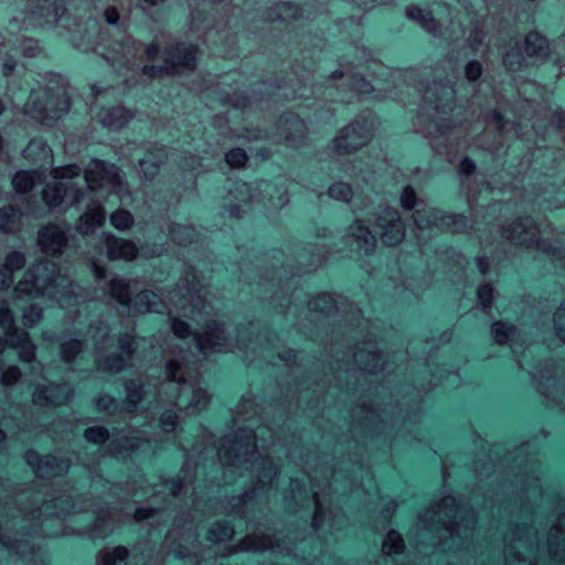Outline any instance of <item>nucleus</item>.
Masks as SVG:
<instances>
[{"label": "nucleus", "mask_w": 565, "mask_h": 565, "mask_svg": "<svg viewBox=\"0 0 565 565\" xmlns=\"http://www.w3.org/2000/svg\"><path fill=\"white\" fill-rule=\"evenodd\" d=\"M233 535V525L227 521H218L210 529L207 539L213 543H218L231 540Z\"/></svg>", "instance_id": "nucleus-54"}, {"label": "nucleus", "mask_w": 565, "mask_h": 565, "mask_svg": "<svg viewBox=\"0 0 565 565\" xmlns=\"http://www.w3.org/2000/svg\"><path fill=\"white\" fill-rule=\"evenodd\" d=\"M290 555L294 553V547L278 542V540L256 532L246 535L238 544L230 548L228 554L237 552H265Z\"/></svg>", "instance_id": "nucleus-29"}, {"label": "nucleus", "mask_w": 565, "mask_h": 565, "mask_svg": "<svg viewBox=\"0 0 565 565\" xmlns=\"http://www.w3.org/2000/svg\"><path fill=\"white\" fill-rule=\"evenodd\" d=\"M492 335L497 343L504 344L511 342L513 345L516 342L518 331L512 324L502 321H497L491 327Z\"/></svg>", "instance_id": "nucleus-49"}, {"label": "nucleus", "mask_w": 565, "mask_h": 565, "mask_svg": "<svg viewBox=\"0 0 565 565\" xmlns=\"http://www.w3.org/2000/svg\"><path fill=\"white\" fill-rule=\"evenodd\" d=\"M87 335L94 341L95 363L100 372L118 373L131 361L137 345L132 334L126 332L118 339L119 352L104 355L113 345L109 328L100 320L89 324Z\"/></svg>", "instance_id": "nucleus-12"}, {"label": "nucleus", "mask_w": 565, "mask_h": 565, "mask_svg": "<svg viewBox=\"0 0 565 565\" xmlns=\"http://www.w3.org/2000/svg\"><path fill=\"white\" fill-rule=\"evenodd\" d=\"M0 327L7 340L22 331L17 328L14 315L7 300H0Z\"/></svg>", "instance_id": "nucleus-48"}, {"label": "nucleus", "mask_w": 565, "mask_h": 565, "mask_svg": "<svg viewBox=\"0 0 565 565\" xmlns=\"http://www.w3.org/2000/svg\"><path fill=\"white\" fill-rule=\"evenodd\" d=\"M98 42L106 46L108 51L106 58L117 72H121L124 68L132 70L138 65L142 54H146L148 58H153L159 54L157 43L143 45L128 35H122L120 41L106 45L100 34Z\"/></svg>", "instance_id": "nucleus-13"}, {"label": "nucleus", "mask_w": 565, "mask_h": 565, "mask_svg": "<svg viewBox=\"0 0 565 565\" xmlns=\"http://www.w3.org/2000/svg\"><path fill=\"white\" fill-rule=\"evenodd\" d=\"M26 463L33 469L35 476L41 479L54 478L66 473L71 467L70 459L58 458L56 456H40L34 450L25 454Z\"/></svg>", "instance_id": "nucleus-27"}, {"label": "nucleus", "mask_w": 565, "mask_h": 565, "mask_svg": "<svg viewBox=\"0 0 565 565\" xmlns=\"http://www.w3.org/2000/svg\"><path fill=\"white\" fill-rule=\"evenodd\" d=\"M99 489H103L104 493L115 494V487L110 484L109 481L105 480L100 475L93 472L92 482H90V492H98Z\"/></svg>", "instance_id": "nucleus-64"}, {"label": "nucleus", "mask_w": 565, "mask_h": 565, "mask_svg": "<svg viewBox=\"0 0 565 565\" xmlns=\"http://www.w3.org/2000/svg\"><path fill=\"white\" fill-rule=\"evenodd\" d=\"M132 118V114L124 107L104 108L98 113L100 124L109 130H118L125 127Z\"/></svg>", "instance_id": "nucleus-37"}, {"label": "nucleus", "mask_w": 565, "mask_h": 565, "mask_svg": "<svg viewBox=\"0 0 565 565\" xmlns=\"http://www.w3.org/2000/svg\"><path fill=\"white\" fill-rule=\"evenodd\" d=\"M504 558L507 565H537L541 552L547 551L555 562H565V513H562L541 546L537 533L530 524H516L505 537Z\"/></svg>", "instance_id": "nucleus-7"}, {"label": "nucleus", "mask_w": 565, "mask_h": 565, "mask_svg": "<svg viewBox=\"0 0 565 565\" xmlns=\"http://www.w3.org/2000/svg\"><path fill=\"white\" fill-rule=\"evenodd\" d=\"M105 217L106 213L103 204L98 201H92L87 206V211L79 216L76 230L84 235L93 233L104 224Z\"/></svg>", "instance_id": "nucleus-35"}, {"label": "nucleus", "mask_w": 565, "mask_h": 565, "mask_svg": "<svg viewBox=\"0 0 565 565\" xmlns=\"http://www.w3.org/2000/svg\"><path fill=\"white\" fill-rule=\"evenodd\" d=\"M66 0H36L32 7L25 28L44 26L63 20L66 13Z\"/></svg>", "instance_id": "nucleus-26"}, {"label": "nucleus", "mask_w": 565, "mask_h": 565, "mask_svg": "<svg viewBox=\"0 0 565 565\" xmlns=\"http://www.w3.org/2000/svg\"><path fill=\"white\" fill-rule=\"evenodd\" d=\"M3 45H10L21 52V54L25 57H36L42 53V47L40 46L38 40L32 38H9L3 39Z\"/></svg>", "instance_id": "nucleus-42"}, {"label": "nucleus", "mask_w": 565, "mask_h": 565, "mask_svg": "<svg viewBox=\"0 0 565 565\" xmlns=\"http://www.w3.org/2000/svg\"><path fill=\"white\" fill-rule=\"evenodd\" d=\"M209 456H216L218 462L230 470L245 469L257 472L252 487L243 494L231 498L225 507L226 513L236 514L250 524L253 520L249 511L267 498L270 483L278 475V467L268 455L258 454L256 434L249 427L239 428L224 436L217 446L214 436L203 431L202 440L198 441L191 451H186L181 472L172 479L161 477L160 482L152 489L149 504L137 508L134 519L138 522L151 521V524L160 521L166 510L180 501L183 490L193 484L199 466L204 463Z\"/></svg>", "instance_id": "nucleus-1"}, {"label": "nucleus", "mask_w": 565, "mask_h": 565, "mask_svg": "<svg viewBox=\"0 0 565 565\" xmlns=\"http://www.w3.org/2000/svg\"><path fill=\"white\" fill-rule=\"evenodd\" d=\"M278 136L289 146H298L306 135L305 121L295 113L282 115L278 120Z\"/></svg>", "instance_id": "nucleus-32"}, {"label": "nucleus", "mask_w": 565, "mask_h": 565, "mask_svg": "<svg viewBox=\"0 0 565 565\" xmlns=\"http://www.w3.org/2000/svg\"><path fill=\"white\" fill-rule=\"evenodd\" d=\"M531 445L529 443L522 445L518 454H526V458L518 463V472L515 475L518 493L516 499L524 505L530 504L532 499L542 495L541 469L536 455L529 454Z\"/></svg>", "instance_id": "nucleus-15"}, {"label": "nucleus", "mask_w": 565, "mask_h": 565, "mask_svg": "<svg viewBox=\"0 0 565 565\" xmlns=\"http://www.w3.org/2000/svg\"><path fill=\"white\" fill-rule=\"evenodd\" d=\"M554 329L561 342H565V300L554 313Z\"/></svg>", "instance_id": "nucleus-62"}, {"label": "nucleus", "mask_w": 565, "mask_h": 565, "mask_svg": "<svg viewBox=\"0 0 565 565\" xmlns=\"http://www.w3.org/2000/svg\"><path fill=\"white\" fill-rule=\"evenodd\" d=\"M363 328L370 329L369 320L359 321ZM359 341L355 350L352 352L353 364L348 366L345 372L360 371L363 373L375 374L387 369L385 358L376 342V337L367 330L366 334Z\"/></svg>", "instance_id": "nucleus-16"}, {"label": "nucleus", "mask_w": 565, "mask_h": 565, "mask_svg": "<svg viewBox=\"0 0 565 565\" xmlns=\"http://www.w3.org/2000/svg\"><path fill=\"white\" fill-rule=\"evenodd\" d=\"M405 13L407 19L417 22L427 32L431 34L437 33L439 24L430 11H426L420 7L413 4L406 8Z\"/></svg>", "instance_id": "nucleus-39"}, {"label": "nucleus", "mask_w": 565, "mask_h": 565, "mask_svg": "<svg viewBox=\"0 0 565 565\" xmlns=\"http://www.w3.org/2000/svg\"><path fill=\"white\" fill-rule=\"evenodd\" d=\"M167 159L164 149H159L158 153H152L151 158L139 160V167L146 180H152L159 172V167Z\"/></svg>", "instance_id": "nucleus-47"}, {"label": "nucleus", "mask_w": 565, "mask_h": 565, "mask_svg": "<svg viewBox=\"0 0 565 565\" xmlns=\"http://www.w3.org/2000/svg\"><path fill=\"white\" fill-rule=\"evenodd\" d=\"M373 129L374 119L371 115L359 116L339 131L334 139L335 151L343 154L360 149L370 141Z\"/></svg>", "instance_id": "nucleus-19"}, {"label": "nucleus", "mask_w": 565, "mask_h": 565, "mask_svg": "<svg viewBox=\"0 0 565 565\" xmlns=\"http://www.w3.org/2000/svg\"><path fill=\"white\" fill-rule=\"evenodd\" d=\"M46 487L32 486L30 493L21 492L13 505L0 504V544L10 556L26 563L42 561L35 539L57 536L61 532V516L79 513L96 507L82 499L74 489L58 495L44 498Z\"/></svg>", "instance_id": "nucleus-4"}, {"label": "nucleus", "mask_w": 565, "mask_h": 565, "mask_svg": "<svg viewBox=\"0 0 565 565\" xmlns=\"http://www.w3.org/2000/svg\"><path fill=\"white\" fill-rule=\"evenodd\" d=\"M79 289L78 285L61 274L56 263L44 260L29 268L14 290L19 297L46 296L61 307H71L84 300L78 294Z\"/></svg>", "instance_id": "nucleus-8"}, {"label": "nucleus", "mask_w": 565, "mask_h": 565, "mask_svg": "<svg viewBox=\"0 0 565 565\" xmlns=\"http://www.w3.org/2000/svg\"><path fill=\"white\" fill-rule=\"evenodd\" d=\"M104 245L110 260H132L137 257L139 250L132 241L119 238L111 234L104 236Z\"/></svg>", "instance_id": "nucleus-34"}, {"label": "nucleus", "mask_w": 565, "mask_h": 565, "mask_svg": "<svg viewBox=\"0 0 565 565\" xmlns=\"http://www.w3.org/2000/svg\"><path fill=\"white\" fill-rule=\"evenodd\" d=\"M127 399L120 412L134 413L148 395L154 398L152 414L159 413L163 433H174L182 415H194L210 402L207 392L199 386V362L188 350H179L166 364L164 379L160 382L141 383L128 380L125 383Z\"/></svg>", "instance_id": "nucleus-5"}, {"label": "nucleus", "mask_w": 565, "mask_h": 565, "mask_svg": "<svg viewBox=\"0 0 565 565\" xmlns=\"http://www.w3.org/2000/svg\"><path fill=\"white\" fill-rule=\"evenodd\" d=\"M401 205L404 210H414L413 220L416 226V238L419 246L439 232H463L470 227L469 220L462 214H445L418 200L414 189L405 186L401 194Z\"/></svg>", "instance_id": "nucleus-10"}, {"label": "nucleus", "mask_w": 565, "mask_h": 565, "mask_svg": "<svg viewBox=\"0 0 565 565\" xmlns=\"http://www.w3.org/2000/svg\"><path fill=\"white\" fill-rule=\"evenodd\" d=\"M84 437L92 444L102 445L109 439V431L102 426H92L85 430Z\"/></svg>", "instance_id": "nucleus-58"}, {"label": "nucleus", "mask_w": 565, "mask_h": 565, "mask_svg": "<svg viewBox=\"0 0 565 565\" xmlns=\"http://www.w3.org/2000/svg\"><path fill=\"white\" fill-rule=\"evenodd\" d=\"M525 53L530 57L544 58L548 53V44L544 36L537 32H530L525 36Z\"/></svg>", "instance_id": "nucleus-46"}, {"label": "nucleus", "mask_w": 565, "mask_h": 565, "mask_svg": "<svg viewBox=\"0 0 565 565\" xmlns=\"http://www.w3.org/2000/svg\"><path fill=\"white\" fill-rule=\"evenodd\" d=\"M524 61L523 54L519 49V42H515V46L511 47L510 51L503 53V63L507 68L511 72L518 71Z\"/></svg>", "instance_id": "nucleus-56"}, {"label": "nucleus", "mask_w": 565, "mask_h": 565, "mask_svg": "<svg viewBox=\"0 0 565 565\" xmlns=\"http://www.w3.org/2000/svg\"><path fill=\"white\" fill-rule=\"evenodd\" d=\"M38 244L42 252L50 255H57L63 252L67 244L65 231L56 225H47L39 231Z\"/></svg>", "instance_id": "nucleus-33"}, {"label": "nucleus", "mask_w": 565, "mask_h": 565, "mask_svg": "<svg viewBox=\"0 0 565 565\" xmlns=\"http://www.w3.org/2000/svg\"><path fill=\"white\" fill-rule=\"evenodd\" d=\"M42 308L39 307L38 305H31L23 311V323L25 327L32 328L42 319Z\"/></svg>", "instance_id": "nucleus-63"}, {"label": "nucleus", "mask_w": 565, "mask_h": 565, "mask_svg": "<svg viewBox=\"0 0 565 565\" xmlns=\"http://www.w3.org/2000/svg\"><path fill=\"white\" fill-rule=\"evenodd\" d=\"M110 223L118 231H126L132 225L134 218L130 212L118 210L110 215Z\"/></svg>", "instance_id": "nucleus-57"}, {"label": "nucleus", "mask_w": 565, "mask_h": 565, "mask_svg": "<svg viewBox=\"0 0 565 565\" xmlns=\"http://www.w3.org/2000/svg\"><path fill=\"white\" fill-rule=\"evenodd\" d=\"M478 301L481 308L488 312L491 309L493 299V288L490 284H483L478 288L477 291Z\"/></svg>", "instance_id": "nucleus-59"}, {"label": "nucleus", "mask_w": 565, "mask_h": 565, "mask_svg": "<svg viewBox=\"0 0 565 565\" xmlns=\"http://www.w3.org/2000/svg\"><path fill=\"white\" fill-rule=\"evenodd\" d=\"M349 237L355 243L356 249L369 255L376 246V238L367 226L356 220L349 227Z\"/></svg>", "instance_id": "nucleus-36"}, {"label": "nucleus", "mask_w": 565, "mask_h": 565, "mask_svg": "<svg viewBox=\"0 0 565 565\" xmlns=\"http://www.w3.org/2000/svg\"><path fill=\"white\" fill-rule=\"evenodd\" d=\"M73 393L68 383L38 385L33 393V403L39 406H58L68 402Z\"/></svg>", "instance_id": "nucleus-30"}, {"label": "nucleus", "mask_w": 565, "mask_h": 565, "mask_svg": "<svg viewBox=\"0 0 565 565\" xmlns=\"http://www.w3.org/2000/svg\"><path fill=\"white\" fill-rule=\"evenodd\" d=\"M182 523L183 516L175 515L173 527L168 532L164 541L168 554H173L177 558L189 557L192 554L189 544H193L199 537L198 525L193 521L186 526Z\"/></svg>", "instance_id": "nucleus-22"}, {"label": "nucleus", "mask_w": 565, "mask_h": 565, "mask_svg": "<svg viewBox=\"0 0 565 565\" xmlns=\"http://www.w3.org/2000/svg\"><path fill=\"white\" fill-rule=\"evenodd\" d=\"M427 73V68L392 71L383 64L373 63L372 74L375 84L370 83L359 73L335 71L332 78H344L351 89L358 94H370L379 90L376 98L390 97L401 100L404 105L418 104L419 115L416 122L417 131L429 138L431 149L444 157L449 163L455 162L458 153L470 145L482 146L478 140H470V124H452L446 118L448 113L459 115L452 105L455 89L451 79L431 84L419 81L418 77Z\"/></svg>", "instance_id": "nucleus-2"}, {"label": "nucleus", "mask_w": 565, "mask_h": 565, "mask_svg": "<svg viewBox=\"0 0 565 565\" xmlns=\"http://www.w3.org/2000/svg\"><path fill=\"white\" fill-rule=\"evenodd\" d=\"M84 343L78 339H71L61 344L60 353L61 359L65 363H72L76 356L83 351Z\"/></svg>", "instance_id": "nucleus-55"}, {"label": "nucleus", "mask_w": 565, "mask_h": 565, "mask_svg": "<svg viewBox=\"0 0 565 565\" xmlns=\"http://www.w3.org/2000/svg\"><path fill=\"white\" fill-rule=\"evenodd\" d=\"M301 270L297 269L296 273H290L287 277L285 267L274 269L273 273H267L265 276L259 277L257 285L265 289V295L259 296L263 300L276 301V300H289L286 289L290 286V279L298 275Z\"/></svg>", "instance_id": "nucleus-28"}, {"label": "nucleus", "mask_w": 565, "mask_h": 565, "mask_svg": "<svg viewBox=\"0 0 565 565\" xmlns=\"http://www.w3.org/2000/svg\"><path fill=\"white\" fill-rule=\"evenodd\" d=\"M478 514L463 498L446 495L419 514L418 523L433 533L437 550H466L473 537Z\"/></svg>", "instance_id": "nucleus-6"}, {"label": "nucleus", "mask_w": 565, "mask_h": 565, "mask_svg": "<svg viewBox=\"0 0 565 565\" xmlns=\"http://www.w3.org/2000/svg\"><path fill=\"white\" fill-rule=\"evenodd\" d=\"M85 181L90 190L109 188L120 194L125 190L119 169L107 161L94 159L84 170Z\"/></svg>", "instance_id": "nucleus-21"}, {"label": "nucleus", "mask_w": 565, "mask_h": 565, "mask_svg": "<svg viewBox=\"0 0 565 565\" xmlns=\"http://www.w3.org/2000/svg\"><path fill=\"white\" fill-rule=\"evenodd\" d=\"M113 508L98 509L96 511V519L92 529L93 533L98 537H105L113 531L117 520L111 512Z\"/></svg>", "instance_id": "nucleus-41"}, {"label": "nucleus", "mask_w": 565, "mask_h": 565, "mask_svg": "<svg viewBox=\"0 0 565 565\" xmlns=\"http://www.w3.org/2000/svg\"><path fill=\"white\" fill-rule=\"evenodd\" d=\"M8 345L19 350V359L23 362H33L35 360V345L26 331L15 333L8 339Z\"/></svg>", "instance_id": "nucleus-38"}, {"label": "nucleus", "mask_w": 565, "mask_h": 565, "mask_svg": "<svg viewBox=\"0 0 565 565\" xmlns=\"http://www.w3.org/2000/svg\"><path fill=\"white\" fill-rule=\"evenodd\" d=\"M536 381L537 391L551 402L553 406L565 411V381L557 376L554 362H546L544 370L532 372Z\"/></svg>", "instance_id": "nucleus-23"}, {"label": "nucleus", "mask_w": 565, "mask_h": 565, "mask_svg": "<svg viewBox=\"0 0 565 565\" xmlns=\"http://www.w3.org/2000/svg\"><path fill=\"white\" fill-rule=\"evenodd\" d=\"M340 303L342 305V301L334 298L333 295L321 292L309 300L308 308L313 312L331 315L333 311L338 312L341 310Z\"/></svg>", "instance_id": "nucleus-40"}, {"label": "nucleus", "mask_w": 565, "mask_h": 565, "mask_svg": "<svg viewBox=\"0 0 565 565\" xmlns=\"http://www.w3.org/2000/svg\"><path fill=\"white\" fill-rule=\"evenodd\" d=\"M129 552L126 546H116L111 550L102 551L98 554V563L102 565H119L128 558Z\"/></svg>", "instance_id": "nucleus-50"}, {"label": "nucleus", "mask_w": 565, "mask_h": 565, "mask_svg": "<svg viewBox=\"0 0 565 565\" xmlns=\"http://www.w3.org/2000/svg\"><path fill=\"white\" fill-rule=\"evenodd\" d=\"M163 66L145 65L142 73L149 77H161L163 74H174L178 68L194 70L196 65V47L192 44L175 43L164 52Z\"/></svg>", "instance_id": "nucleus-18"}, {"label": "nucleus", "mask_w": 565, "mask_h": 565, "mask_svg": "<svg viewBox=\"0 0 565 565\" xmlns=\"http://www.w3.org/2000/svg\"><path fill=\"white\" fill-rule=\"evenodd\" d=\"M204 288V284L199 279L193 267L185 269L184 277L169 292V303L151 290H143L131 299L129 281L119 276L113 277L107 284L109 296L129 310L139 313H162L168 310L171 315V305L175 309L182 310L185 317H190L199 324L205 323L202 332L194 333L196 348L204 355L235 350L244 352L250 349L254 351L263 339L269 343L270 339L267 334L257 333L253 338L252 331H249L248 338H246L245 331L241 329H237L234 339L223 323L212 319L215 312L213 306L205 298Z\"/></svg>", "instance_id": "nucleus-3"}, {"label": "nucleus", "mask_w": 565, "mask_h": 565, "mask_svg": "<svg viewBox=\"0 0 565 565\" xmlns=\"http://www.w3.org/2000/svg\"><path fill=\"white\" fill-rule=\"evenodd\" d=\"M373 129L374 119L371 115L359 116L339 131L334 139L335 151L343 154L360 149L370 141Z\"/></svg>", "instance_id": "nucleus-20"}, {"label": "nucleus", "mask_w": 565, "mask_h": 565, "mask_svg": "<svg viewBox=\"0 0 565 565\" xmlns=\"http://www.w3.org/2000/svg\"><path fill=\"white\" fill-rule=\"evenodd\" d=\"M539 233L537 224L532 217L520 218L501 228V236L512 244L526 248L541 249L556 257L555 248H552L548 242L542 239Z\"/></svg>", "instance_id": "nucleus-17"}, {"label": "nucleus", "mask_w": 565, "mask_h": 565, "mask_svg": "<svg viewBox=\"0 0 565 565\" xmlns=\"http://www.w3.org/2000/svg\"><path fill=\"white\" fill-rule=\"evenodd\" d=\"M303 9L299 8L297 4L292 2H278L274 8L268 12V19L270 20H296L298 18L303 17Z\"/></svg>", "instance_id": "nucleus-44"}, {"label": "nucleus", "mask_w": 565, "mask_h": 565, "mask_svg": "<svg viewBox=\"0 0 565 565\" xmlns=\"http://www.w3.org/2000/svg\"><path fill=\"white\" fill-rule=\"evenodd\" d=\"M42 196L45 204L50 207L58 206L65 198H70L72 205H78L85 196V191L74 186L73 183L56 182L47 184L43 190Z\"/></svg>", "instance_id": "nucleus-31"}, {"label": "nucleus", "mask_w": 565, "mask_h": 565, "mask_svg": "<svg viewBox=\"0 0 565 565\" xmlns=\"http://www.w3.org/2000/svg\"><path fill=\"white\" fill-rule=\"evenodd\" d=\"M22 213L12 205L0 209V232L14 233L21 227Z\"/></svg>", "instance_id": "nucleus-45"}, {"label": "nucleus", "mask_w": 565, "mask_h": 565, "mask_svg": "<svg viewBox=\"0 0 565 565\" xmlns=\"http://www.w3.org/2000/svg\"><path fill=\"white\" fill-rule=\"evenodd\" d=\"M484 36L486 34L483 32L482 25L476 22L470 28L467 42L472 50L477 51L482 44Z\"/></svg>", "instance_id": "nucleus-61"}, {"label": "nucleus", "mask_w": 565, "mask_h": 565, "mask_svg": "<svg viewBox=\"0 0 565 565\" xmlns=\"http://www.w3.org/2000/svg\"><path fill=\"white\" fill-rule=\"evenodd\" d=\"M71 102L60 75L52 74L44 88H33L24 104L26 116L45 126H52L70 110Z\"/></svg>", "instance_id": "nucleus-11"}, {"label": "nucleus", "mask_w": 565, "mask_h": 565, "mask_svg": "<svg viewBox=\"0 0 565 565\" xmlns=\"http://www.w3.org/2000/svg\"><path fill=\"white\" fill-rule=\"evenodd\" d=\"M228 192L233 198L241 202L265 201V205L270 209H281L289 202L287 189L284 185H277L262 180L255 184L243 181L232 182Z\"/></svg>", "instance_id": "nucleus-14"}, {"label": "nucleus", "mask_w": 565, "mask_h": 565, "mask_svg": "<svg viewBox=\"0 0 565 565\" xmlns=\"http://www.w3.org/2000/svg\"><path fill=\"white\" fill-rule=\"evenodd\" d=\"M226 163L232 168L244 167L247 162V154L241 148H234L225 154Z\"/></svg>", "instance_id": "nucleus-60"}, {"label": "nucleus", "mask_w": 565, "mask_h": 565, "mask_svg": "<svg viewBox=\"0 0 565 565\" xmlns=\"http://www.w3.org/2000/svg\"><path fill=\"white\" fill-rule=\"evenodd\" d=\"M38 180V174L34 171H19L12 179V185L17 192L28 193L30 192Z\"/></svg>", "instance_id": "nucleus-52"}, {"label": "nucleus", "mask_w": 565, "mask_h": 565, "mask_svg": "<svg viewBox=\"0 0 565 565\" xmlns=\"http://www.w3.org/2000/svg\"><path fill=\"white\" fill-rule=\"evenodd\" d=\"M146 448L157 451L159 446L152 445V440L145 436V431L136 430L129 435L114 436L107 446V452L113 457L126 459Z\"/></svg>", "instance_id": "nucleus-25"}, {"label": "nucleus", "mask_w": 565, "mask_h": 565, "mask_svg": "<svg viewBox=\"0 0 565 565\" xmlns=\"http://www.w3.org/2000/svg\"><path fill=\"white\" fill-rule=\"evenodd\" d=\"M169 235L178 245H188L195 241L198 234L192 226L172 224L169 228Z\"/></svg>", "instance_id": "nucleus-51"}, {"label": "nucleus", "mask_w": 565, "mask_h": 565, "mask_svg": "<svg viewBox=\"0 0 565 565\" xmlns=\"http://www.w3.org/2000/svg\"><path fill=\"white\" fill-rule=\"evenodd\" d=\"M328 194L330 198L342 201L350 202L352 200L351 206L354 211L363 210L364 204H360L358 202V196L353 194V190L350 184L345 182H335L331 184L328 189Z\"/></svg>", "instance_id": "nucleus-43"}, {"label": "nucleus", "mask_w": 565, "mask_h": 565, "mask_svg": "<svg viewBox=\"0 0 565 565\" xmlns=\"http://www.w3.org/2000/svg\"><path fill=\"white\" fill-rule=\"evenodd\" d=\"M23 156L34 161L47 159L51 157V149L43 140L33 139L23 150Z\"/></svg>", "instance_id": "nucleus-53"}, {"label": "nucleus", "mask_w": 565, "mask_h": 565, "mask_svg": "<svg viewBox=\"0 0 565 565\" xmlns=\"http://www.w3.org/2000/svg\"><path fill=\"white\" fill-rule=\"evenodd\" d=\"M375 224L382 242L387 246L397 245L405 236L404 225L396 209L380 205Z\"/></svg>", "instance_id": "nucleus-24"}, {"label": "nucleus", "mask_w": 565, "mask_h": 565, "mask_svg": "<svg viewBox=\"0 0 565 565\" xmlns=\"http://www.w3.org/2000/svg\"><path fill=\"white\" fill-rule=\"evenodd\" d=\"M342 477L341 471H333L331 480L328 482V495L338 492L337 483ZM311 498L305 483L297 479L290 480V493L286 494L285 500H294L296 507L302 508L303 501L315 504V514L312 518L311 527L319 536L326 541L324 534L328 532L330 535L335 533L347 525V516L343 510L332 504V500H329V507L326 505L327 493L322 489H316L315 484H311Z\"/></svg>", "instance_id": "nucleus-9"}]
</instances>
